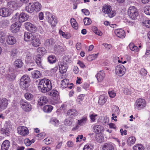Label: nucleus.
<instances>
[{
    "label": "nucleus",
    "mask_w": 150,
    "mask_h": 150,
    "mask_svg": "<svg viewBox=\"0 0 150 150\" xmlns=\"http://www.w3.org/2000/svg\"><path fill=\"white\" fill-rule=\"evenodd\" d=\"M6 6L11 9L14 10L16 7V4L14 1H11L7 3Z\"/></svg>",
    "instance_id": "26"
},
{
    "label": "nucleus",
    "mask_w": 150,
    "mask_h": 150,
    "mask_svg": "<svg viewBox=\"0 0 150 150\" xmlns=\"http://www.w3.org/2000/svg\"><path fill=\"white\" fill-rule=\"evenodd\" d=\"M102 45L105 47V48L107 50H109L112 47V46L110 44L107 43H103Z\"/></svg>",
    "instance_id": "62"
},
{
    "label": "nucleus",
    "mask_w": 150,
    "mask_h": 150,
    "mask_svg": "<svg viewBox=\"0 0 150 150\" xmlns=\"http://www.w3.org/2000/svg\"><path fill=\"white\" fill-rule=\"evenodd\" d=\"M47 21L48 23L51 24L52 26L54 27L57 23V21L55 16H53L51 18Z\"/></svg>",
    "instance_id": "32"
},
{
    "label": "nucleus",
    "mask_w": 150,
    "mask_h": 150,
    "mask_svg": "<svg viewBox=\"0 0 150 150\" xmlns=\"http://www.w3.org/2000/svg\"><path fill=\"white\" fill-rule=\"evenodd\" d=\"M128 14L132 20H135L138 15V13L136 8L134 6H130L128 11Z\"/></svg>",
    "instance_id": "3"
},
{
    "label": "nucleus",
    "mask_w": 150,
    "mask_h": 150,
    "mask_svg": "<svg viewBox=\"0 0 150 150\" xmlns=\"http://www.w3.org/2000/svg\"><path fill=\"white\" fill-rule=\"evenodd\" d=\"M53 108V107L50 105H47L43 108V110L46 112H49L51 111Z\"/></svg>",
    "instance_id": "35"
},
{
    "label": "nucleus",
    "mask_w": 150,
    "mask_h": 150,
    "mask_svg": "<svg viewBox=\"0 0 150 150\" xmlns=\"http://www.w3.org/2000/svg\"><path fill=\"white\" fill-rule=\"evenodd\" d=\"M47 101V99L46 96H42L39 99L38 103L39 105L42 106L46 103Z\"/></svg>",
    "instance_id": "24"
},
{
    "label": "nucleus",
    "mask_w": 150,
    "mask_h": 150,
    "mask_svg": "<svg viewBox=\"0 0 150 150\" xmlns=\"http://www.w3.org/2000/svg\"><path fill=\"white\" fill-rule=\"evenodd\" d=\"M97 116V115L95 114H91L89 115V117L91 120V122H95L96 121V117Z\"/></svg>",
    "instance_id": "55"
},
{
    "label": "nucleus",
    "mask_w": 150,
    "mask_h": 150,
    "mask_svg": "<svg viewBox=\"0 0 150 150\" xmlns=\"http://www.w3.org/2000/svg\"><path fill=\"white\" fill-rule=\"evenodd\" d=\"M87 120V117H83L81 119L78 120V124L80 126H83L86 123Z\"/></svg>",
    "instance_id": "31"
},
{
    "label": "nucleus",
    "mask_w": 150,
    "mask_h": 150,
    "mask_svg": "<svg viewBox=\"0 0 150 150\" xmlns=\"http://www.w3.org/2000/svg\"><path fill=\"white\" fill-rule=\"evenodd\" d=\"M20 29V26L16 23L13 24L10 27V30L13 33L17 32Z\"/></svg>",
    "instance_id": "23"
},
{
    "label": "nucleus",
    "mask_w": 150,
    "mask_h": 150,
    "mask_svg": "<svg viewBox=\"0 0 150 150\" xmlns=\"http://www.w3.org/2000/svg\"><path fill=\"white\" fill-rule=\"evenodd\" d=\"M55 43V40L53 38L47 39L45 43V45L46 46H49L54 45Z\"/></svg>",
    "instance_id": "29"
},
{
    "label": "nucleus",
    "mask_w": 150,
    "mask_h": 150,
    "mask_svg": "<svg viewBox=\"0 0 150 150\" xmlns=\"http://www.w3.org/2000/svg\"><path fill=\"white\" fill-rule=\"evenodd\" d=\"M71 23L72 27L75 30L78 28V24L75 19L74 18H72L71 19Z\"/></svg>",
    "instance_id": "34"
},
{
    "label": "nucleus",
    "mask_w": 150,
    "mask_h": 150,
    "mask_svg": "<svg viewBox=\"0 0 150 150\" xmlns=\"http://www.w3.org/2000/svg\"><path fill=\"white\" fill-rule=\"evenodd\" d=\"M107 97L105 95H100L99 97L98 103L100 105H103L106 102Z\"/></svg>",
    "instance_id": "20"
},
{
    "label": "nucleus",
    "mask_w": 150,
    "mask_h": 150,
    "mask_svg": "<svg viewBox=\"0 0 150 150\" xmlns=\"http://www.w3.org/2000/svg\"><path fill=\"white\" fill-rule=\"evenodd\" d=\"M32 76L34 79H38L40 76L41 74L40 71L37 70L31 73Z\"/></svg>",
    "instance_id": "33"
},
{
    "label": "nucleus",
    "mask_w": 150,
    "mask_h": 150,
    "mask_svg": "<svg viewBox=\"0 0 150 150\" xmlns=\"http://www.w3.org/2000/svg\"><path fill=\"white\" fill-rule=\"evenodd\" d=\"M11 13V12L8 8L4 7L0 9V16L2 17H6L9 16Z\"/></svg>",
    "instance_id": "12"
},
{
    "label": "nucleus",
    "mask_w": 150,
    "mask_h": 150,
    "mask_svg": "<svg viewBox=\"0 0 150 150\" xmlns=\"http://www.w3.org/2000/svg\"><path fill=\"white\" fill-rule=\"evenodd\" d=\"M83 95H80L79 96L77 99V101L78 102V104L80 105L81 104V102L84 98Z\"/></svg>",
    "instance_id": "56"
},
{
    "label": "nucleus",
    "mask_w": 150,
    "mask_h": 150,
    "mask_svg": "<svg viewBox=\"0 0 150 150\" xmlns=\"http://www.w3.org/2000/svg\"><path fill=\"white\" fill-rule=\"evenodd\" d=\"M40 38L39 35L33 36L31 41L32 45L35 47H38L40 45L41 43Z\"/></svg>",
    "instance_id": "9"
},
{
    "label": "nucleus",
    "mask_w": 150,
    "mask_h": 150,
    "mask_svg": "<svg viewBox=\"0 0 150 150\" xmlns=\"http://www.w3.org/2000/svg\"><path fill=\"white\" fill-rule=\"evenodd\" d=\"M31 4V3H30L29 5L25 7L26 11L28 13H31L35 11L33 4L31 5H30Z\"/></svg>",
    "instance_id": "30"
},
{
    "label": "nucleus",
    "mask_w": 150,
    "mask_h": 150,
    "mask_svg": "<svg viewBox=\"0 0 150 150\" xmlns=\"http://www.w3.org/2000/svg\"><path fill=\"white\" fill-rule=\"evenodd\" d=\"M18 51L17 49H14L11 51V56L13 58H15L17 55Z\"/></svg>",
    "instance_id": "45"
},
{
    "label": "nucleus",
    "mask_w": 150,
    "mask_h": 150,
    "mask_svg": "<svg viewBox=\"0 0 150 150\" xmlns=\"http://www.w3.org/2000/svg\"><path fill=\"white\" fill-rule=\"evenodd\" d=\"M30 80L29 76L26 74L22 76L20 80V87L23 90H27L30 85Z\"/></svg>",
    "instance_id": "2"
},
{
    "label": "nucleus",
    "mask_w": 150,
    "mask_h": 150,
    "mask_svg": "<svg viewBox=\"0 0 150 150\" xmlns=\"http://www.w3.org/2000/svg\"><path fill=\"white\" fill-rule=\"evenodd\" d=\"M10 146V142L8 140L4 141L1 146V150H8Z\"/></svg>",
    "instance_id": "22"
},
{
    "label": "nucleus",
    "mask_w": 150,
    "mask_h": 150,
    "mask_svg": "<svg viewBox=\"0 0 150 150\" xmlns=\"http://www.w3.org/2000/svg\"><path fill=\"white\" fill-rule=\"evenodd\" d=\"M103 150H114L112 144L110 143H106L103 145Z\"/></svg>",
    "instance_id": "28"
},
{
    "label": "nucleus",
    "mask_w": 150,
    "mask_h": 150,
    "mask_svg": "<svg viewBox=\"0 0 150 150\" xmlns=\"http://www.w3.org/2000/svg\"><path fill=\"white\" fill-rule=\"evenodd\" d=\"M102 11L105 13L108 14V16L112 18L115 16L116 13L113 11H112L111 7L109 5H105L102 8Z\"/></svg>",
    "instance_id": "4"
},
{
    "label": "nucleus",
    "mask_w": 150,
    "mask_h": 150,
    "mask_svg": "<svg viewBox=\"0 0 150 150\" xmlns=\"http://www.w3.org/2000/svg\"><path fill=\"white\" fill-rule=\"evenodd\" d=\"M130 49L132 51L137 52L139 50V49L133 43H130L129 45Z\"/></svg>",
    "instance_id": "39"
},
{
    "label": "nucleus",
    "mask_w": 150,
    "mask_h": 150,
    "mask_svg": "<svg viewBox=\"0 0 150 150\" xmlns=\"http://www.w3.org/2000/svg\"><path fill=\"white\" fill-rule=\"evenodd\" d=\"M6 35V33L3 30H0V42L3 41V38Z\"/></svg>",
    "instance_id": "60"
},
{
    "label": "nucleus",
    "mask_w": 150,
    "mask_h": 150,
    "mask_svg": "<svg viewBox=\"0 0 150 150\" xmlns=\"http://www.w3.org/2000/svg\"><path fill=\"white\" fill-rule=\"evenodd\" d=\"M20 103L21 107L24 111L29 112L31 110V105L26 100H22L20 101Z\"/></svg>",
    "instance_id": "7"
},
{
    "label": "nucleus",
    "mask_w": 150,
    "mask_h": 150,
    "mask_svg": "<svg viewBox=\"0 0 150 150\" xmlns=\"http://www.w3.org/2000/svg\"><path fill=\"white\" fill-rule=\"evenodd\" d=\"M136 141L135 138L134 137H129L127 140V144L129 146L134 144Z\"/></svg>",
    "instance_id": "38"
},
{
    "label": "nucleus",
    "mask_w": 150,
    "mask_h": 150,
    "mask_svg": "<svg viewBox=\"0 0 150 150\" xmlns=\"http://www.w3.org/2000/svg\"><path fill=\"white\" fill-rule=\"evenodd\" d=\"M67 115L71 118H73L78 115L77 111L74 109H70L68 111Z\"/></svg>",
    "instance_id": "16"
},
{
    "label": "nucleus",
    "mask_w": 150,
    "mask_h": 150,
    "mask_svg": "<svg viewBox=\"0 0 150 150\" xmlns=\"http://www.w3.org/2000/svg\"><path fill=\"white\" fill-rule=\"evenodd\" d=\"M114 33L115 35L118 37L123 38L125 36V31L122 29H117L115 30Z\"/></svg>",
    "instance_id": "13"
},
{
    "label": "nucleus",
    "mask_w": 150,
    "mask_h": 150,
    "mask_svg": "<svg viewBox=\"0 0 150 150\" xmlns=\"http://www.w3.org/2000/svg\"><path fill=\"white\" fill-rule=\"evenodd\" d=\"M73 122L71 120H69L68 119H66L64 121V124L66 125L69 126L72 125Z\"/></svg>",
    "instance_id": "63"
},
{
    "label": "nucleus",
    "mask_w": 150,
    "mask_h": 150,
    "mask_svg": "<svg viewBox=\"0 0 150 150\" xmlns=\"http://www.w3.org/2000/svg\"><path fill=\"white\" fill-rule=\"evenodd\" d=\"M95 137L96 140L99 143L102 142L104 139L103 137L99 134H96L95 135Z\"/></svg>",
    "instance_id": "37"
},
{
    "label": "nucleus",
    "mask_w": 150,
    "mask_h": 150,
    "mask_svg": "<svg viewBox=\"0 0 150 150\" xmlns=\"http://www.w3.org/2000/svg\"><path fill=\"white\" fill-rule=\"evenodd\" d=\"M59 34L62 35L64 38L66 39H69L70 37V34H65L64 32L62 31V30L59 31Z\"/></svg>",
    "instance_id": "49"
},
{
    "label": "nucleus",
    "mask_w": 150,
    "mask_h": 150,
    "mask_svg": "<svg viewBox=\"0 0 150 150\" xmlns=\"http://www.w3.org/2000/svg\"><path fill=\"white\" fill-rule=\"evenodd\" d=\"M1 131L2 134H4L5 135H6L7 136H9V134L10 131L8 129L2 128L1 129Z\"/></svg>",
    "instance_id": "48"
},
{
    "label": "nucleus",
    "mask_w": 150,
    "mask_h": 150,
    "mask_svg": "<svg viewBox=\"0 0 150 150\" xmlns=\"http://www.w3.org/2000/svg\"><path fill=\"white\" fill-rule=\"evenodd\" d=\"M144 24L146 27L150 28V20H145L142 22Z\"/></svg>",
    "instance_id": "53"
},
{
    "label": "nucleus",
    "mask_w": 150,
    "mask_h": 150,
    "mask_svg": "<svg viewBox=\"0 0 150 150\" xmlns=\"http://www.w3.org/2000/svg\"><path fill=\"white\" fill-rule=\"evenodd\" d=\"M115 70L117 75L120 76H122L125 74L126 69L123 65L120 64L115 67Z\"/></svg>",
    "instance_id": "6"
},
{
    "label": "nucleus",
    "mask_w": 150,
    "mask_h": 150,
    "mask_svg": "<svg viewBox=\"0 0 150 150\" xmlns=\"http://www.w3.org/2000/svg\"><path fill=\"white\" fill-rule=\"evenodd\" d=\"M146 102L143 98H139L137 100L135 104V108L138 110H140L144 108L146 106Z\"/></svg>",
    "instance_id": "5"
},
{
    "label": "nucleus",
    "mask_w": 150,
    "mask_h": 150,
    "mask_svg": "<svg viewBox=\"0 0 150 150\" xmlns=\"http://www.w3.org/2000/svg\"><path fill=\"white\" fill-rule=\"evenodd\" d=\"M46 17L45 18L47 21L50 19L52 17L54 16L51 13H50L49 12L47 11L45 13Z\"/></svg>",
    "instance_id": "59"
},
{
    "label": "nucleus",
    "mask_w": 150,
    "mask_h": 150,
    "mask_svg": "<svg viewBox=\"0 0 150 150\" xmlns=\"http://www.w3.org/2000/svg\"><path fill=\"white\" fill-rule=\"evenodd\" d=\"M33 6L34 11L35 12L39 11L42 8V5L41 4L38 2H35L33 4Z\"/></svg>",
    "instance_id": "25"
},
{
    "label": "nucleus",
    "mask_w": 150,
    "mask_h": 150,
    "mask_svg": "<svg viewBox=\"0 0 150 150\" xmlns=\"http://www.w3.org/2000/svg\"><path fill=\"white\" fill-rule=\"evenodd\" d=\"M35 62L38 67H42V61L40 58H36Z\"/></svg>",
    "instance_id": "58"
},
{
    "label": "nucleus",
    "mask_w": 150,
    "mask_h": 150,
    "mask_svg": "<svg viewBox=\"0 0 150 150\" xmlns=\"http://www.w3.org/2000/svg\"><path fill=\"white\" fill-rule=\"evenodd\" d=\"M45 49L43 47H40L38 48L37 49V52L40 54H44L45 52Z\"/></svg>",
    "instance_id": "46"
},
{
    "label": "nucleus",
    "mask_w": 150,
    "mask_h": 150,
    "mask_svg": "<svg viewBox=\"0 0 150 150\" xmlns=\"http://www.w3.org/2000/svg\"><path fill=\"white\" fill-rule=\"evenodd\" d=\"M18 133L21 135L25 136L28 134L29 131L28 129L24 126H19L17 128Z\"/></svg>",
    "instance_id": "8"
},
{
    "label": "nucleus",
    "mask_w": 150,
    "mask_h": 150,
    "mask_svg": "<svg viewBox=\"0 0 150 150\" xmlns=\"http://www.w3.org/2000/svg\"><path fill=\"white\" fill-rule=\"evenodd\" d=\"M26 29L32 33H35L37 30L36 26L29 22H27L25 23Z\"/></svg>",
    "instance_id": "11"
},
{
    "label": "nucleus",
    "mask_w": 150,
    "mask_h": 150,
    "mask_svg": "<svg viewBox=\"0 0 150 150\" xmlns=\"http://www.w3.org/2000/svg\"><path fill=\"white\" fill-rule=\"evenodd\" d=\"M35 142V141L33 139L30 140L29 139H26L24 140V143L25 144L26 146H30L32 143H34Z\"/></svg>",
    "instance_id": "44"
},
{
    "label": "nucleus",
    "mask_w": 150,
    "mask_h": 150,
    "mask_svg": "<svg viewBox=\"0 0 150 150\" xmlns=\"http://www.w3.org/2000/svg\"><path fill=\"white\" fill-rule=\"evenodd\" d=\"M23 62L21 60L17 59L14 62V65L15 67L20 68L22 66Z\"/></svg>",
    "instance_id": "40"
},
{
    "label": "nucleus",
    "mask_w": 150,
    "mask_h": 150,
    "mask_svg": "<svg viewBox=\"0 0 150 150\" xmlns=\"http://www.w3.org/2000/svg\"><path fill=\"white\" fill-rule=\"evenodd\" d=\"M98 54H94L88 56L87 57V59L88 61L94 60L97 57Z\"/></svg>",
    "instance_id": "47"
},
{
    "label": "nucleus",
    "mask_w": 150,
    "mask_h": 150,
    "mask_svg": "<svg viewBox=\"0 0 150 150\" xmlns=\"http://www.w3.org/2000/svg\"><path fill=\"white\" fill-rule=\"evenodd\" d=\"M34 36L32 33L25 32L24 34V40L26 41H30Z\"/></svg>",
    "instance_id": "19"
},
{
    "label": "nucleus",
    "mask_w": 150,
    "mask_h": 150,
    "mask_svg": "<svg viewBox=\"0 0 150 150\" xmlns=\"http://www.w3.org/2000/svg\"><path fill=\"white\" fill-rule=\"evenodd\" d=\"M83 21L85 25H90L91 23L92 22L91 19L90 18L87 17L83 19Z\"/></svg>",
    "instance_id": "51"
},
{
    "label": "nucleus",
    "mask_w": 150,
    "mask_h": 150,
    "mask_svg": "<svg viewBox=\"0 0 150 150\" xmlns=\"http://www.w3.org/2000/svg\"><path fill=\"white\" fill-rule=\"evenodd\" d=\"M50 95L54 97L58 96L59 93L56 90H52L50 92Z\"/></svg>",
    "instance_id": "54"
},
{
    "label": "nucleus",
    "mask_w": 150,
    "mask_h": 150,
    "mask_svg": "<svg viewBox=\"0 0 150 150\" xmlns=\"http://www.w3.org/2000/svg\"><path fill=\"white\" fill-rule=\"evenodd\" d=\"M55 52L57 53H59L63 51L62 47L59 45H55L54 47Z\"/></svg>",
    "instance_id": "36"
},
{
    "label": "nucleus",
    "mask_w": 150,
    "mask_h": 150,
    "mask_svg": "<svg viewBox=\"0 0 150 150\" xmlns=\"http://www.w3.org/2000/svg\"><path fill=\"white\" fill-rule=\"evenodd\" d=\"M25 99L28 100H33L34 96L32 94L29 93H26L24 95Z\"/></svg>",
    "instance_id": "41"
},
{
    "label": "nucleus",
    "mask_w": 150,
    "mask_h": 150,
    "mask_svg": "<svg viewBox=\"0 0 150 150\" xmlns=\"http://www.w3.org/2000/svg\"><path fill=\"white\" fill-rule=\"evenodd\" d=\"M52 87L51 81L47 79L40 80L38 86L39 90L42 93H46L52 89Z\"/></svg>",
    "instance_id": "1"
},
{
    "label": "nucleus",
    "mask_w": 150,
    "mask_h": 150,
    "mask_svg": "<svg viewBox=\"0 0 150 150\" xmlns=\"http://www.w3.org/2000/svg\"><path fill=\"white\" fill-rule=\"evenodd\" d=\"M105 76V73L104 71L100 70L98 72L96 76L98 82H101L104 80Z\"/></svg>",
    "instance_id": "14"
},
{
    "label": "nucleus",
    "mask_w": 150,
    "mask_h": 150,
    "mask_svg": "<svg viewBox=\"0 0 150 150\" xmlns=\"http://www.w3.org/2000/svg\"><path fill=\"white\" fill-rule=\"evenodd\" d=\"M68 68L67 64L66 62H62L60 63L59 69L61 73H65Z\"/></svg>",
    "instance_id": "15"
},
{
    "label": "nucleus",
    "mask_w": 150,
    "mask_h": 150,
    "mask_svg": "<svg viewBox=\"0 0 150 150\" xmlns=\"http://www.w3.org/2000/svg\"><path fill=\"white\" fill-rule=\"evenodd\" d=\"M6 42L7 43L10 45L14 44L16 42V39L15 38L12 36L9 35L6 39Z\"/></svg>",
    "instance_id": "17"
},
{
    "label": "nucleus",
    "mask_w": 150,
    "mask_h": 150,
    "mask_svg": "<svg viewBox=\"0 0 150 150\" xmlns=\"http://www.w3.org/2000/svg\"><path fill=\"white\" fill-rule=\"evenodd\" d=\"M8 104V100L5 98H0V111L5 109Z\"/></svg>",
    "instance_id": "10"
},
{
    "label": "nucleus",
    "mask_w": 150,
    "mask_h": 150,
    "mask_svg": "<svg viewBox=\"0 0 150 150\" xmlns=\"http://www.w3.org/2000/svg\"><path fill=\"white\" fill-rule=\"evenodd\" d=\"M50 122L54 126H56L58 124L59 121L55 118H54L51 120Z\"/></svg>",
    "instance_id": "61"
},
{
    "label": "nucleus",
    "mask_w": 150,
    "mask_h": 150,
    "mask_svg": "<svg viewBox=\"0 0 150 150\" xmlns=\"http://www.w3.org/2000/svg\"><path fill=\"white\" fill-rule=\"evenodd\" d=\"M69 83V80L67 79H63L61 81V87L62 88H64L67 87Z\"/></svg>",
    "instance_id": "27"
},
{
    "label": "nucleus",
    "mask_w": 150,
    "mask_h": 150,
    "mask_svg": "<svg viewBox=\"0 0 150 150\" xmlns=\"http://www.w3.org/2000/svg\"><path fill=\"white\" fill-rule=\"evenodd\" d=\"M134 150H144V147L142 144H137L133 147Z\"/></svg>",
    "instance_id": "42"
},
{
    "label": "nucleus",
    "mask_w": 150,
    "mask_h": 150,
    "mask_svg": "<svg viewBox=\"0 0 150 150\" xmlns=\"http://www.w3.org/2000/svg\"><path fill=\"white\" fill-rule=\"evenodd\" d=\"M108 93L111 98L114 97L116 95V93L114 90L110 89L108 91Z\"/></svg>",
    "instance_id": "57"
},
{
    "label": "nucleus",
    "mask_w": 150,
    "mask_h": 150,
    "mask_svg": "<svg viewBox=\"0 0 150 150\" xmlns=\"http://www.w3.org/2000/svg\"><path fill=\"white\" fill-rule=\"evenodd\" d=\"M83 150H92V149L90 147L89 145L87 144L84 146Z\"/></svg>",
    "instance_id": "64"
},
{
    "label": "nucleus",
    "mask_w": 150,
    "mask_h": 150,
    "mask_svg": "<svg viewBox=\"0 0 150 150\" xmlns=\"http://www.w3.org/2000/svg\"><path fill=\"white\" fill-rule=\"evenodd\" d=\"M144 11L145 13L147 15H150V6H145Z\"/></svg>",
    "instance_id": "52"
},
{
    "label": "nucleus",
    "mask_w": 150,
    "mask_h": 150,
    "mask_svg": "<svg viewBox=\"0 0 150 150\" xmlns=\"http://www.w3.org/2000/svg\"><path fill=\"white\" fill-rule=\"evenodd\" d=\"M29 17L27 14L25 13H22L19 16V22H23L27 20Z\"/></svg>",
    "instance_id": "18"
},
{
    "label": "nucleus",
    "mask_w": 150,
    "mask_h": 150,
    "mask_svg": "<svg viewBox=\"0 0 150 150\" xmlns=\"http://www.w3.org/2000/svg\"><path fill=\"white\" fill-rule=\"evenodd\" d=\"M93 131L96 133H98L99 132H101L104 130L103 127L100 125H95L93 127Z\"/></svg>",
    "instance_id": "21"
},
{
    "label": "nucleus",
    "mask_w": 150,
    "mask_h": 150,
    "mask_svg": "<svg viewBox=\"0 0 150 150\" xmlns=\"http://www.w3.org/2000/svg\"><path fill=\"white\" fill-rule=\"evenodd\" d=\"M48 60L50 63L52 64L56 62V57L54 55L49 56L48 58Z\"/></svg>",
    "instance_id": "43"
},
{
    "label": "nucleus",
    "mask_w": 150,
    "mask_h": 150,
    "mask_svg": "<svg viewBox=\"0 0 150 150\" xmlns=\"http://www.w3.org/2000/svg\"><path fill=\"white\" fill-rule=\"evenodd\" d=\"M15 75L13 74H8L6 76V79L10 81L13 80L15 78Z\"/></svg>",
    "instance_id": "50"
}]
</instances>
